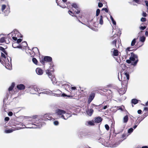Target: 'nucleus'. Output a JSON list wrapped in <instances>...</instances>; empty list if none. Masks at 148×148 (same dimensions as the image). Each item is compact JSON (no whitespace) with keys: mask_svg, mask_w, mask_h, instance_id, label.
Wrapping results in <instances>:
<instances>
[{"mask_svg":"<svg viewBox=\"0 0 148 148\" xmlns=\"http://www.w3.org/2000/svg\"><path fill=\"white\" fill-rule=\"evenodd\" d=\"M37 116L35 115L32 117H28L25 122V125L23 123H18L17 125L22 127H17L14 129L11 128L9 129H7L5 130V132L6 133H9L12 132L14 131L18 130L21 129H24L25 128H40V127L38 124L36 122V119L37 118Z\"/></svg>","mask_w":148,"mask_h":148,"instance_id":"f257e3e1","label":"nucleus"},{"mask_svg":"<svg viewBox=\"0 0 148 148\" xmlns=\"http://www.w3.org/2000/svg\"><path fill=\"white\" fill-rule=\"evenodd\" d=\"M130 59L127 60L126 62L128 63H131L132 65L134 66H135L138 61V56L132 52H130Z\"/></svg>","mask_w":148,"mask_h":148,"instance_id":"f03ea898","label":"nucleus"},{"mask_svg":"<svg viewBox=\"0 0 148 148\" xmlns=\"http://www.w3.org/2000/svg\"><path fill=\"white\" fill-rule=\"evenodd\" d=\"M5 54L1 52V57L2 59L4 61L5 65L6 68L8 69H10L12 68L11 60V58L9 57L6 58Z\"/></svg>","mask_w":148,"mask_h":148,"instance_id":"7ed1b4c3","label":"nucleus"},{"mask_svg":"<svg viewBox=\"0 0 148 148\" xmlns=\"http://www.w3.org/2000/svg\"><path fill=\"white\" fill-rule=\"evenodd\" d=\"M9 37H12V39L16 41L18 38L22 37V36L18 31L16 29L14 30L11 33L8 34Z\"/></svg>","mask_w":148,"mask_h":148,"instance_id":"20e7f679","label":"nucleus"},{"mask_svg":"<svg viewBox=\"0 0 148 148\" xmlns=\"http://www.w3.org/2000/svg\"><path fill=\"white\" fill-rule=\"evenodd\" d=\"M37 87L35 85H31L28 86L26 87V90L28 92L31 94H35L36 93Z\"/></svg>","mask_w":148,"mask_h":148,"instance_id":"39448f33","label":"nucleus"},{"mask_svg":"<svg viewBox=\"0 0 148 148\" xmlns=\"http://www.w3.org/2000/svg\"><path fill=\"white\" fill-rule=\"evenodd\" d=\"M124 73L126 78H125V79H123L122 81L121 84L122 88H126L127 89V82L129 79V73L127 72H125Z\"/></svg>","mask_w":148,"mask_h":148,"instance_id":"423d86ee","label":"nucleus"},{"mask_svg":"<svg viewBox=\"0 0 148 148\" xmlns=\"http://www.w3.org/2000/svg\"><path fill=\"white\" fill-rule=\"evenodd\" d=\"M1 9L2 11L4 12L5 15H8L10 12V8L8 5L6 6L5 5H3Z\"/></svg>","mask_w":148,"mask_h":148,"instance_id":"0eeeda50","label":"nucleus"},{"mask_svg":"<svg viewBox=\"0 0 148 148\" xmlns=\"http://www.w3.org/2000/svg\"><path fill=\"white\" fill-rule=\"evenodd\" d=\"M64 111H65L59 109L57 110L56 111V113L57 115V119H62V116H63Z\"/></svg>","mask_w":148,"mask_h":148,"instance_id":"6e6552de","label":"nucleus"},{"mask_svg":"<svg viewBox=\"0 0 148 148\" xmlns=\"http://www.w3.org/2000/svg\"><path fill=\"white\" fill-rule=\"evenodd\" d=\"M76 10L75 9H71L72 11L69 10V13L72 16H73V15L75 14H79L80 12V10L79 8H76Z\"/></svg>","mask_w":148,"mask_h":148,"instance_id":"1a4fd4ad","label":"nucleus"},{"mask_svg":"<svg viewBox=\"0 0 148 148\" xmlns=\"http://www.w3.org/2000/svg\"><path fill=\"white\" fill-rule=\"evenodd\" d=\"M46 73L48 75V76L49 78L51 79L52 83L53 84H54V83H55V78L54 76L52 75L51 73L50 72L49 70H47L46 71Z\"/></svg>","mask_w":148,"mask_h":148,"instance_id":"9d476101","label":"nucleus"},{"mask_svg":"<svg viewBox=\"0 0 148 148\" xmlns=\"http://www.w3.org/2000/svg\"><path fill=\"white\" fill-rule=\"evenodd\" d=\"M52 119L53 120L54 119L52 118L50 114H46L43 116L42 120L44 121H46L47 120H51Z\"/></svg>","mask_w":148,"mask_h":148,"instance_id":"9b49d317","label":"nucleus"},{"mask_svg":"<svg viewBox=\"0 0 148 148\" xmlns=\"http://www.w3.org/2000/svg\"><path fill=\"white\" fill-rule=\"evenodd\" d=\"M70 90L71 94L73 96L75 95L76 93L77 88L75 87H71L70 88Z\"/></svg>","mask_w":148,"mask_h":148,"instance_id":"f8f14e48","label":"nucleus"},{"mask_svg":"<svg viewBox=\"0 0 148 148\" xmlns=\"http://www.w3.org/2000/svg\"><path fill=\"white\" fill-rule=\"evenodd\" d=\"M52 60V58L49 56H46L44 58V60L41 61V62L43 64L45 63V62H50Z\"/></svg>","mask_w":148,"mask_h":148,"instance_id":"ddd939ff","label":"nucleus"},{"mask_svg":"<svg viewBox=\"0 0 148 148\" xmlns=\"http://www.w3.org/2000/svg\"><path fill=\"white\" fill-rule=\"evenodd\" d=\"M111 53L112 56H117L119 55V51L117 49H111Z\"/></svg>","mask_w":148,"mask_h":148,"instance_id":"4468645a","label":"nucleus"},{"mask_svg":"<svg viewBox=\"0 0 148 148\" xmlns=\"http://www.w3.org/2000/svg\"><path fill=\"white\" fill-rule=\"evenodd\" d=\"M63 115V116H62V119H63L65 120H67L71 116V115L70 114L66 113L65 111H64V113Z\"/></svg>","mask_w":148,"mask_h":148,"instance_id":"2eb2a0df","label":"nucleus"},{"mask_svg":"<svg viewBox=\"0 0 148 148\" xmlns=\"http://www.w3.org/2000/svg\"><path fill=\"white\" fill-rule=\"evenodd\" d=\"M27 45V42L26 41H24L20 45L19 49H24V48L26 47Z\"/></svg>","mask_w":148,"mask_h":148,"instance_id":"dca6fc26","label":"nucleus"},{"mask_svg":"<svg viewBox=\"0 0 148 148\" xmlns=\"http://www.w3.org/2000/svg\"><path fill=\"white\" fill-rule=\"evenodd\" d=\"M95 97V94L94 93H91L89 96L88 101V103H90L94 99Z\"/></svg>","mask_w":148,"mask_h":148,"instance_id":"f3484780","label":"nucleus"},{"mask_svg":"<svg viewBox=\"0 0 148 148\" xmlns=\"http://www.w3.org/2000/svg\"><path fill=\"white\" fill-rule=\"evenodd\" d=\"M37 74L38 75H41L42 74L43 71L40 68H38L36 70Z\"/></svg>","mask_w":148,"mask_h":148,"instance_id":"a211bd4d","label":"nucleus"},{"mask_svg":"<svg viewBox=\"0 0 148 148\" xmlns=\"http://www.w3.org/2000/svg\"><path fill=\"white\" fill-rule=\"evenodd\" d=\"M127 89L126 88H121L119 89V92L120 95H122L125 92Z\"/></svg>","mask_w":148,"mask_h":148,"instance_id":"6ab92c4d","label":"nucleus"},{"mask_svg":"<svg viewBox=\"0 0 148 148\" xmlns=\"http://www.w3.org/2000/svg\"><path fill=\"white\" fill-rule=\"evenodd\" d=\"M15 86V84L14 83H12L11 86L9 87L8 88V93L11 94L12 93V90L14 88Z\"/></svg>","mask_w":148,"mask_h":148,"instance_id":"aec40b11","label":"nucleus"},{"mask_svg":"<svg viewBox=\"0 0 148 148\" xmlns=\"http://www.w3.org/2000/svg\"><path fill=\"white\" fill-rule=\"evenodd\" d=\"M17 88L19 90H23L25 88V87L23 84H20L17 86Z\"/></svg>","mask_w":148,"mask_h":148,"instance_id":"412c9836","label":"nucleus"},{"mask_svg":"<svg viewBox=\"0 0 148 148\" xmlns=\"http://www.w3.org/2000/svg\"><path fill=\"white\" fill-rule=\"evenodd\" d=\"M12 46L13 48H19V47L20 46V44L16 42L15 41L12 43Z\"/></svg>","mask_w":148,"mask_h":148,"instance_id":"4be33fe9","label":"nucleus"},{"mask_svg":"<svg viewBox=\"0 0 148 148\" xmlns=\"http://www.w3.org/2000/svg\"><path fill=\"white\" fill-rule=\"evenodd\" d=\"M52 92L49 90H47L44 91H42L41 92H40L39 94H48L49 93H51Z\"/></svg>","mask_w":148,"mask_h":148,"instance_id":"5701e85b","label":"nucleus"},{"mask_svg":"<svg viewBox=\"0 0 148 148\" xmlns=\"http://www.w3.org/2000/svg\"><path fill=\"white\" fill-rule=\"evenodd\" d=\"M102 121V119L100 117H98L95 118V122L97 123H99L101 122Z\"/></svg>","mask_w":148,"mask_h":148,"instance_id":"b1692460","label":"nucleus"},{"mask_svg":"<svg viewBox=\"0 0 148 148\" xmlns=\"http://www.w3.org/2000/svg\"><path fill=\"white\" fill-rule=\"evenodd\" d=\"M53 92L56 93L54 94L56 95L58 97H60L62 93V92L59 90H57L56 91H53Z\"/></svg>","mask_w":148,"mask_h":148,"instance_id":"393cba45","label":"nucleus"},{"mask_svg":"<svg viewBox=\"0 0 148 148\" xmlns=\"http://www.w3.org/2000/svg\"><path fill=\"white\" fill-rule=\"evenodd\" d=\"M120 144V142H118L114 144L110 145L109 147H115L117 146Z\"/></svg>","mask_w":148,"mask_h":148,"instance_id":"a878e982","label":"nucleus"},{"mask_svg":"<svg viewBox=\"0 0 148 148\" xmlns=\"http://www.w3.org/2000/svg\"><path fill=\"white\" fill-rule=\"evenodd\" d=\"M93 112V109H90L86 111V113H87V114L88 115L90 116L92 115Z\"/></svg>","mask_w":148,"mask_h":148,"instance_id":"bb28decb","label":"nucleus"},{"mask_svg":"<svg viewBox=\"0 0 148 148\" xmlns=\"http://www.w3.org/2000/svg\"><path fill=\"white\" fill-rule=\"evenodd\" d=\"M132 50V48L130 47H128L125 50V52L126 53L127 55L129 54V55H130V53L129 54V52L130 51Z\"/></svg>","mask_w":148,"mask_h":148,"instance_id":"cd10ccee","label":"nucleus"},{"mask_svg":"<svg viewBox=\"0 0 148 148\" xmlns=\"http://www.w3.org/2000/svg\"><path fill=\"white\" fill-rule=\"evenodd\" d=\"M55 83L56 84L57 86H59L60 87H61L62 88H63V86H64V84H63L61 82H58L57 83V82H55V83L54 84H55Z\"/></svg>","mask_w":148,"mask_h":148,"instance_id":"c85d7f7f","label":"nucleus"},{"mask_svg":"<svg viewBox=\"0 0 148 148\" xmlns=\"http://www.w3.org/2000/svg\"><path fill=\"white\" fill-rule=\"evenodd\" d=\"M128 120V117L127 115L125 116L123 118V122L124 123H127Z\"/></svg>","mask_w":148,"mask_h":148,"instance_id":"c756f323","label":"nucleus"},{"mask_svg":"<svg viewBox=\"0 0 148 148\" xmlns=\"http://www.w3.org/2000/svg\"><path fill=\"white\" fill-rule=\"evenodd\" d=\"M63 88L66 90L69 88H70V86L68 84H64Z\"/></svg>","mask_w":148,"mask_h":148,"instance_id":"7c9ffc66","label":"nucleus"},{"mask_svg":"<svg viewBox=\"0 0 148 148\" xmlns=\"http://www.w3.org/2000/svg\"><path fill=\"white\" fill-rule=\"evenodd\" d=\"M71 5L72 7V9H75L76 10V8H79L77 5L76 3H73Z\"/></svg>","mask_w":148,"mask_h":148,"instance_id":"2f4dec72","label":"nucleus"},{"mask_svg":"<svg viewBox=\"0 0 148 148\" xmlns=\"http://www.w3.org/2000/svg\"><path fill=\"white\" fill-rule=\"evenodd\" d=\"M145 37L144 36H140V41L143 42L145 41Z\"/></svg>","mask_w":148,"mask_h":148,"instance_id":"473e14b6","label":"nucleus"},{"mask_svg":"<svg viewBox=\"0 0 148 148\" xmlns=\"http://www.w3.org/2000/svg\"><path fill=\"white\" fill-rule=\"evenodd\" d=\"M98 140L99 142V143H101L102 144H103L105 142L104 139L101 138H99L98 139Z\"/></svg>","mask_w":148,"mask_h":148,"instance_id":"72a5a7b5","label":"nucleus"},{"mask_svg":"<svg viewBox=\"0 0 148 148\" xmlns=\"http://www.w3.org/2000/svg\"><path fill=\"white\" fill-rule=\"evenodd\" d=\"M138 103V100L136 99H133L132 100V103L134 104H136Z\"/></svg>","mask_w":148,"mask_h":148,"instance_id":"f704fd0d","label":"nucleus"},{"mask_svg":"<svg viewBox=\"0 0 148 148\" xmlns=\"http://www.w3.org/2000/svg\"><path fill=\"white\" fill-rule=\"evenodd\" d=\"M0 50L1 51L3 52L5 54H6V55H7V52L5 50V49L3 47H0Z\"/></svg>","mask_w":148,"mask_h":148,"instance_id":"c9c22d12","label":"nucleus"},{"mask_svg":"<svg viewBox=\"0 0 148 148\" xmlns=\"http://www.w3.org/2000/svg\"><path fill=\"white\" fill-rule=\"evenodd\" d=\"M36 89H37V90H36V92H38L39 93V95H40V94H39L40 92H41V91H42L43 90H42V89L39 88L37 87H36Z\"/></svg>","mask_w":148,"mask_h":148,"instance_id":"e433bc0d","label":"nucleus"},{"mask_svg":"<svg viewBox=\"0 0 148 148\" xmlns=\"http://www.w3.org/2000/svg\"><path fill=\"white\" fill-rule=\"evenodd\" d=\"M103 16L101 15L100 16V20H99V23L101 25H102L103 23Z\"/></svg>","mask_w":148,"mask_h":148,"instance_id":"4c0bfd02","label":"nucleus"},{"mask_svg":"<svg viewBox=\"0 0 148 148\" xmlns=\"http://www.w3.org/2000/svg\"><path fill=\"white\" fill-rule=\"evenodd\" d=\"M94 125V122L93 121H89L88 122L87 125Z\"/></svg>","mask_w":148,"mask_h":148,"instance_id":"58836bf2","label":"nucleus"},{"mask_svg":"<svg viewBox=\"0 0 148 148\" xmlns=\"http://www.w3.org/2000/svg\"><path fill=\"white\" fill-rule=\"evenodd\" d=\"M110 15V19H111L113 24L114 25H116V21L114 20V19L113 18L112 16L111 15Z\"/></svg>","mask_w":148,"mask_h":148,"instance_id":"ea45409f","label":"nucleus"},{"mask_svg":"<svg viewBox=\"0 0 148 148\" xmlns=\"http://www.w3.org/2000/svg\"><path fill=\"white\" fill-rule=\"evenodd\" d=\"M60 96H62V97H63L67 96V97H71V98H72L73 97V96H72L70 95H67L64 93H63L62 95L61 94Z\"/></svg>","mask_w":148,"mask_h":148,"instance_id":"a19ab883","label":"nucleus"},{"mask_svg":"<svg viewBox=\"0 0 148 148\" xmlns=\"http://www.w3.org/2000/svg\"><path fill=\"white\" fill-rule=\"evenodd\" d=\"M136 42V39L135 38H134L132 40L131 43V46H134Z\"/></svg>","mask_w":148,"mask_h":148,"instance_id":"79ce46f5","label":"nucleus"},{"mask_svg":"<svg viewBox=\"0 0 148 148\" xmlns=\"http://www.w3.org/2000/svg\"><path fill=\"white\" fill-rule=\"evenodd\" d=\"M5 42V38L4 37H1L0 39V42L3 43Z\"/></svg>","mask_w":148,"mask_h":148,"instance_id":"37998d69","label":"nucleus"},{"mask_svg":"<svg viewBox=\"0 0 148 148\" xmlns=\"http://www.w3.org/2000/svg\"><path fill=\"white\" fill-rule=\"evenodd\" d=\"M32 60L33 63L35 64H37L38 61L36 58H33L32 59Z\"/></svg>","mask_w":148,"mask_h":148,"instance_id":"c03bdc74","label":"nucleus"},{"mask_svg":"<svg viewBox=\"0 0 148 148\" xmlns=\"http://www.w3.org/2000/svg\"><path fill=\"white\" fill-rule=\"evenodd\" d=\"M133 131V129L132 128H131L129 129L128 130V133H131Z\"/></svg>","mask_w":148,"mask_h":148,"instance_id":"a18cd8bd","label":"nucleus"},{"mask_svg":"<svg viewBox=\"0 0 148 148\" xmlns=\"http://www.w3.org/2000/svg\"><path fill=\"white\" fill-rule=\"evenodd\" d=\"M93 20L92 19V21H90H90H88V23L87 24V26L88 27H89V25H90V24H92V21H93Z\"/></svg>","mask_w":148,"mask_h":148,"instance_id":"49530a36","label":"nucleus"},{"mask_svg":"<svg viewBox=\"0 0 148 148\" xmlns=\"http://www.w3.org/2000/svg\"><path fill=\"white\" fill-rule=\"evenodd\" d=\"M100 10L99 9H98L96 10V16H98V15H99V14L100 13Z\"/></svg>","mask_w":148,"mask_h":148,"instance_id":"de8ad7c7","label":"nucleus"},{"mask_svg":"<svg viewBox=\"0 0 148 148\" xmlns=\"http://www.w3.org/2000/svg\"><path fill=\"white\" fill-rule=\"evenodd\" d=\"M53 124L55 125H58L59 123L58 121H56L53 122Z\"/></svg>","mask_w":148,"mask_h":148,"instance_id":"09e8293b","label":"nucleus"},{"mask_svg":"<svg viewBox=\"0 0 148 148\" xmlns=\"http://www.w3.org/2000/svg\"><path fill=\"white\" fill-rule=\"evenodd\" d=\"M116 39H115L112 42V44L113 45H114L115 46V47H116Z\"/></svg>","mask_w":148,"mask_h":148,"instance_id":"8fccbe9b","label":"nucleus"},{"mask_svg":"<svg viewBox=\"0 0 148 148\" xmlns=\"http://www.w3.org/2000/svg\"><path fill=\"white\" fill-rule=\"evenodd\" d=\"M98 23L97 22H95L94 23H93V26L95 27H98Z\"/></svg>","mask_w":148,"mask_h":148,"instance_id":"3c124183","label":"nucleus"},{"mask_svg":"<svg viewBox=\"0 0 148 148\" xmlns=\"http://www.w3.org/2000/svg\"><path fill=\"white\" fill-rule=\"evenodd\" d=\"M16 41V42H17L18 44H19V43L21 42L22 41V39L21 38H19L18 39H17Z\"/></svg>","mask_w":148,"mask_h":148,"instance_id":"603ef678","label":"nucleus"},{"mask_svg":"<svg viewBox=\"0 0 148 148\" xmlns=\"http://www.w3.org/2000/svg\"><path fill=\"white\" fill-rule=\"evenodd\" d=\"M105 127L107 130H108L109 129V127L107 124H106L105 125Z\"/></svg>","mask_w":148,"mask_h":148,"instance_id":"864d4df0","label":"nucleus"},{"mask_svg":"<svg viewBox=\"0 0 148 148\" xmlns=\"http://www.w3.org/2000/svg\"><path fill=\"white\" fill-rule=\"evenodd\" d=\"M116 61L118 63H120V62L121 61V60H120V58H116Z\"/></svg>","mask_w":148,"mask_h":148,"instance_id":"5fc2aeb1","label":"nucleus"},{"mask_svg":"<svg viewBox=\"0 0 148 148\" xmlns=\"http://www.w3.org/2000/svg\"><path fill=\"white\" fill-rule=\"evenodd\" d=\"M124 106H121L119 107L118 110H121V111H122L123 110V109H124Z\"/></svg>","mask_w":148,"mask_h":148,"instance_id":"6e6d98bb","label":"nucleus"},{"mask_svg":"<svg viewBox=\"0 0 148 148\" xmlns=\"http://www.w3.org/2000/svg\"><path fill=\"white\" fill-rule=\"evenodd\" d=\"M140 21L142 22H145L146 21V19L145 18L142 17L141 18Z\"/></svg>","mask_w":148,"mask_h":148,"instance_id":"4d7b16f0","label":"nucleus"},{"mask_svg":"<svg viewBox=\"0 0 148 148\" xmlns=\"http://www.w3.org/2000/svg\"><path fill=\"white\" fill-rule=\"evenodd\" d=\"M103 5V4L101 3H98V6L99 8H101L102 7Z\"/></svg>","mask_w":148,"mask_h":148,"instance_id":"13d9d810","label":"nucleus"},{"mask_svg":"<svg viewBox=\"0 0 148 148\" xmlns=\"http://www.w3.org/2000/svg\"><path fill=\"white\" fill-rule=\"evenodd\" d=\"M146 28V27L145 26H141L140 27V29L141 30H143L145 29Z\"/></svg>","mask_w":148,"mask_h":148,"instance_id":"bf43d9fd","label":"nucleus"},{"mask_svg":"<svg viewBox=\"0 0 148 148\" xmlns=\"http://www.w3.org/2000/svg\"><path fill=\"white\" fill-rule=\"evenodd\" d=\"M102 10H104L106 12H108V10L107 8H102Z\"/></svg>","mask_w":148,"mask_h":148,"instance_id":"052dcab7","label":"nucleus"},{"mask_svg":"<svg viewBox=\"0 0 148 148\" xmlns=\"http://www.w3.org/2000/svg\"><path fill=\"white\" fill-rule=\"evenodd\" d=\"M142 15L144 17H146L147 16V14L145 12H143V13Z\"/></svg>","mask_w":148,"mask_h":148,"instance_id":"680f3d73","label":"nucleus"},{"mask_svg":"<svg viewBox=\"0 0 148 148\" xmlns=\"http://www.w3.org/2000/svg\"><path fill=\"white\" fill-rule=\"evenodd\" d=\"M33 50H34L36 51H37L38 52H39L38 50L37 47L33 48Z\"/></svg>","mask_w":148,"mask_h":148,"instance_id":"e2e57ef3","label":"nucleus"},{"mask_svg":"<svg viewBox=\"0 0 148 148\" xmlns=\"http://www.w3.org/2000/svg\"><path fill=\"white\" fill-rule=\"evenodd\" d=\"M141 118V120H139L138 122H137L136 123V124H138V125L140 123L143 119L144 118Z\"/></svg>","mask_w":148,"mask_h":148,"instance_id":"0e129e2a","label":"nucleus"},{"mask_svg":"<svg viewBox=\"0 0 148 148\" xmlns=\"http://www.w3.org/2000/svg\"><path fill=\"white\" fill-rule=\"evenodd\" d=\"M8 115L9 116H12L13 115V113L12 112H9L8 113Z\"/></svg>","mask_w":148,"mask_h":148,"instance_id":"69168bd1","label":"nucleus"},{"mask_svg":"<svg viewBox=\"0 0 148 148\" xmlns=\"http://www.w3.org/2000/svg\"><path fill=\"white\" fill-rule=\"evenodd\" d=\"M9 120V118L8 117H6L5 118V121H8Z\"/></svg>","mask_w":148,"mask_h":148,"instance_id":"338daca9","label":"nucleus"},{"mask_svg":"<svg viewBox=\"0 0 148 148\" xmlns=\"http://www.w3.org/2000/svg\"><path fill=\"white\" fill-rule=\"evenodd\" d=\"M145 35L147 36H148V31H146L145 32Z\"/></svg>","mask_w":148,"mask_h":148,"instance_id":"774afa93","label":"nucleus"}]
</instances>
